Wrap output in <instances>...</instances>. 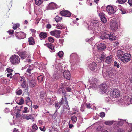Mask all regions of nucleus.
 Wrapping results in <instances>:
<instances>
[{"label":"nucleus","instance_id":"22","mask_svg":"<svg viewBox=\"0 0 132 132\" xmlns=\"http://www.w3.org/2000/svg\"><path fill=\"white\" fill-rule=\"evenodd\" d=\"M113 58L112 55L107 57L106 59L105 62L108 64L111 63L113 61Z\"/></svg>","mask_w":132,"mask_h":132},{"label":"nucleus","instance_id":"62","mask_svg":"<svg viewBox=\"0 0 132 132\" xmlns=\"http://www.w3.org/2000/svg\"><path fill=\"white\" fill-rule=\"evenodd\" d=\"M94 37H92L88 40V42L90 44L92 43V42L94 39Z\"/></svg>","mask_w":132,"mask_h":132},{"label":"nucleus","instance_id":"29","mask_svg":"<svg viewBox=\"0 0 132 132\" xmlns=\"http://www.w3.org/2000/svg\"><path fill=\"white\" fill-rule=\"evenodd\" d=\"M57 93H58L61 94H63V95H66V92H65L64 89L63 88H60L58 90Z\"/></svg>","mask_w":132,"mask_h":132},{"label":"nucleus","instance_id":"6","mask_svg":"<svg viewBox=\"0 0 132 132\" xmlns=\"http://www.w3.org/2000/svg\"><path fill=\"white\" fill-rule=\"evenodd\" d=\"M10 60L11 63L13 64H18L20 62L19 57L18 56L15 55L11 57Z\"/></svg>","mask_w":132,"mask_h":132},{"label":"nucleus","instance_id":"12","mask_svg":"<svg viewBox=\"0 0 132 132\" xmlns=\"http://www.w3.org/2000/svg\"><path fill=\"white\" fill-rule=\"evenodd\" d=\"M61 32V31L60 30H55L51 31L50 33L51 35L54 36L56 38H58L60 37Z\"/></svg>","mask_w":132,"mask_h":132},{"label":"nucleus","instance_id":"55","mask_svg":"<svg viewBox=\"0 0 132 132\" xmlns=\"http://www.w3.org/2000/svg\"><path fill=\"white\" fill-rule=\"evenodd\" d=\"M48 40L50 42L52 43H53L54 40V38L51 37H48Z\"/></svg>","mask_w":132,"mask_h":132},{"label":"nucleus","instance_id":"41","mask_svg":"<svg viewBox=\"0 0 132 132\" xmlns=\"http://www.w3.org/2000/svg\"><path fill=\"white\" fill-rule=\"evenodd\" d=\"M112 83L117 82V78L116 77L115 75L113 76L112 78L109 79Z\"/></svg>","mask_w":132,"mask_h":132},{"label":"nucleus","instance_id":"51","mask_svg":"<svg viewBox=\"0 0 132 132\" xmlns=\"http://www.w3.org/2000/svg\"><path fill=\"white\" fill-rule=\"evenodd\" d=\"M57 54L60 58H61L63 56V52L62 51H60L57 53Z\"/></svg>","mask_w":132,"mask_h":132},{"label":"nucleus","instance_id":"53","mask_svg":"<svg viewBox=\"0 0 132 132\" xmlns=\"http://www.w3.org/2000/svg\"><path fill=\"white\" fill-rule=\"evenodd\" d=\"M22 90L20 89L18 90H16V94L18 95H20L22 93Z\"/></svg>","mask_w":132,"mask_h":132},{"label":"nucleus","instance_id":"50","mask_svg":"<svg viewBox=\"0 0 132 132\" xmlns=\"http://www.w3.org/2000/svg\"><path fill=\"white\" fill-rule=\"evenodd\" d=\"M33 68L32 67L30 66L27 69L26 72L29 74H31V72Z\"/></svg>","mask_w":132,"mask_h":132},{"label":"nucleus","instance_id":"44","mask_svg":"<svg viewBox=\"0 0 132 132\" xmlns=\"http://www.w3.org/2000/svg\"><path fill=\"white\" fill-rule=\"evenodd\" d=\"M29 110L28 108L26 107H24L23 110L22 111V112L25 113L29 112Z\"/></svg>","mask_w":132,"mask_h":132},{"label":"nucleus","instance_id":"42","mask_svg":"<svg viewBox=\"0 0 132 132\" xmlns=\"http://www.w3.org/2000/svg\"><path fill=\"white\" fill-rule=\"evenodd\" d=\"M21 88H25L26 87H28V86H27L26 84V82L25 81H23V82L21 83Z\"/></svg>","mask_w":132,"mask_h":132},{"label":"nucleus","instance_id":"38","mask_svg":"<svg viewBox=\"0 0 132 132\" xmlns=\"http://www.w3.org/2000/svg\"><path fill=\"white\" fill-rule=\"evenodd\" d=\"M77 117L75 115L71 116V119L72 122L73 123H75L76 122L77 120Z\"/></svg>","mask_w":132,"mask_h":132},{"label":"nucleus","instance_id":"23","mask_svg":"<svg viewBox=\"0 0 132 132\" xmlns=\"http://www.w3.org/2000/svg\"><path fill=\"white\" fill-rule=\"evenodd\" d=\"M106 46L103 43H100L97 45V48L99 51H101L105 49Z\"/></svg>","mask_w":132,"mask_h":132},{"label":"nucleus","instance_id":"34","mask_svg":"<svg viewBox=\"0 0 132 132\" xmlns=\"http://www.w3.org/2000/svg\"><path fill=\"white\" fill-rule=\"evenodd\" d=\"M37 79L38 82H41L44 80V76L43 75L39 76L37 77Z\"/></svg>","mask_w":132,"mask_h":132},{"label":"nucleus","instance_id":"37","mask_svg":"<svg viewBox=\"0 0 132 132\" xmlns=\"http://www.w3.org/2000/svg\"><path fill=\"white\" fill-rule=\"evenodd\" d=\"M16 103L19 105H22L23 104L24 102V100L22 98H21L19 100H16Z\"/></svg>","mask_w":132,"mask_h":132},{"label":"nucleus","instance_id":"61","mask_svg":"<svg viewBox=\"0 0 132 132\" xmlns=\"http://www.w3.org/2000/svg\"><path fill=\"white\" fill-rule=\"evenodd\" d=\"M4 66L1 65H0V72H2L4 71Z\"/></svg>","mask_w":132,"mask_h":132},{"label":"nucleus","instance_id":"56","mask_svg":"<svg viewBox=\"0 0 132 132\" xmlns=\"http://www.w3.org/2000/svg\"><path fill=\"white\" fill-rule=\"evenodd\" d=\"M119 65V64L116 61L114 62V65L115 67H116L117 68H119L120 67Z\"/></svg>","mask_w":132,"mask_h":132},{"label":"nucleus","instance_id":"31","mask_svg":"<svg viewBox=\"0 0 132 132\" xmlns=\"http://www.w3.org/2000/svg\"><path fill=\"white\" fill-rule=\"evenodd\" d=\"M125 100L126 103L129 104L132 103V97L131 98H130L129 97L127 96Z\"/></svg>","mask_w":132,"mask_h":132},{"label":"nucleus","instance_id":"64","mask_svg":"<svg viewBox=\"0 0 132 132\" xmlns=\"http://www.w3.org/2000/svg\"><path fill=\"white\" fill-rule=\"evenodd\" d=\"M86 107L88 109L90 108V103H86L85 104Z\"/></svg>","mask_w":132,"mask_h":132},{"label":"nucleus","instance_id":"4","mask_svg":"<svg viewBox=\"0 0 132 132\" xmlns=\"http://www.w3.org/2000/svg\"><path fill=\"white\" fill-rule=\"evenodd\" d=\"M102 73L103 77L106 79H110L112 78V77H113V76L115 75V74L112 72V71L111 70L107 71L106 72L105 69H103Z\"/></svg>","mask_w":132,"mask_h":132},{"label":"nucleus","instance_id":"59","mask_svg":"<svg viewBox=\"0 0 132 132\" xmlns=\"http://www.w3.org/2000/svg\"><path fill=\"white\" fill-rule=\"evenodd\" d=\"M124 120H123L122 119L118 123V125H122L123 124V123L124 122Z\"/></svg>","mask_w":132,"mask_h":132},{"label":"nucleus","instance_id":"48","mask_svg":"<svg viewBox=\"0 0 132 132\" xmlns=\"http://www.w3.org/2000/svg\"><path fill=\"white\" fill-rule=\"evenodd\" d=\"M55 21L57 22H58L61 21L62 19V17H60L58 16H56L55 18Z\"/></svg>","mask_w":132,"mask_h":132},{"label":"nucleus","instance_id":"18","mask_svg":"<svg viewBox=\"0 0 132 132\" xmlns=\"http://www.w3.org/2000/svg\"><path fill=\"white\" fill-rule=\"evenodd\" d=\"M60 13L62 16L66 17H69L71 15L70 12L68 11H62Z\"/></svg>","mask_w":132,"mask_h":132},{"label":"nucleus","instance_id":"17","mask_svg":"<svg viewBox=\"0 0 132 132\" xmlns=\"http://www.w3.org/2000/svg\"><path fill=\"white\" fill-rule=\"evenodd\" d=\"M88 67L90 70L92 71H94L97 68V64L95 62H93L89 64Z\"/></svg>","mask_w":132,"mask_h":132},{"label":"nucleus","instance_id":"39","mask_svg":"<svg viewBox=\"0 0 132 132\" xmlns=\"http://www.w3.org/2000/svg\"><path fill=\"white\" fill-rule=\"evenodd\" d=\"M36 84V81L35 80L32 79L29 82L30 86L31 87H34Z\"/></svg>","mask_w":132,"mask_h":132},{"label":"nucleus","instance_id":"33","mask_svg":"<svg viewBox=\"0 0 132 132\" xmlns=\"http://www.w3.org/2000/svg\"><path fill=\"white\" fill-rule=\"evenodd\" d=\"M47 34L46 33L41 32L39 34V36L40 38L45 39L47 36Z\"/></svg>","mask_w":132,"mask_h":132},{"label":"nucleus","instance_id":"43","mask_svg":"<svg viewBox=\"0 0 132 132\" xmlns=\"http://www.w3.org/2000/svg\"><path fill=\"white\" fill-rule=\"evenodd\" d=\"M116 37L115 36L113 35V34H110L109 39V40H113L116 39Z\"/></svg>","mask_w":132,"mask_h":132},{"label":"nucleus","instance_id":"13","mask_svg":"<svg viewBox=\"0 0 132 132\" xmlns=\"http://www.w3.org/2000/svg\"><path fill=\"white\" fill-rule=\"evenodd\" d=\"M53 68L54 69V70L56 72H57L56 73L59 71H61V72L62 71V67L61 63H56L55 65L53 66Z\"/></svg>","mask_w":132,"mask_h":132},{"label":"nucleus","instance_id":"24","mask_svg":"<svg viewBox=\"0 0 132 132\" xmlns=\"http://www.w3.org/2000/svg\"><path fill=\"white\" fill-rule=\"evenodd\" d=\"M64 96H62L61 98V100L60 102L62 104H65L68 105L67 99L66 98V95H64Z\"/></svg>","mask_w":132,"mask_h":132},{"label":"nucleus","instance_id":"32","mask_svg":"<svg viewBox=\"0 0 132 132\" xmlns=\"http://www.w3.org/2000/svg\"><path fill=\"white\" fill-rule=\"evenodd\" d=\"M46 93L45 91V90H43L42 91L40 94V97L42 99L46 97Z\"/></svg>","mask_w":132,"mask_h":132},{"label":"nucleus","instance_id":"10","mask_svg":"<svg viewBox=\"0 0 132 132\" xmlns=\"http://www.w3.org/2000/svg\"><path fill=\"white\" fill-rule=\"evenodd\" d=\"M15 35L17 38L19 39H24L26 36V34L22 32H16Z\"/></svg>","mask_w":132,"mask_h":132},{"label":"nucleus","instance_id":"19","mask_svg":"<svg viewBox=\"0 0 132 132\" xmlns=\"http://www.w3.org/2000/svg\"><path fill=\"white\" fill-rule=\"evenodd\" d=\"M99 15L102 22H103L104 23H105L106 22L107 20L105 17V15L104 13H99Z\"/></svg>","mask_w":132,"mask_h":132},{"label":"nucleus","instance_id":"8","mask_svg":"<svg viewBox=\"0 0 132 132\" xmlns=\"http://www.w3.org/2000/svg\"><path fill=\"white\" fill-rule=\"evenodd\" d=\"M110 26L112 30H116L118 28V24L115 20H113L110 22Z\"/></svg>","mask_w":132,"mask_h":132},{"label":"nucleus","instance_id":"30","mask_svg":"<svg viewBox=\"0 0 132 132\" xmlns=\"http://www.w3.org/2000/svg\"><path fill=\"white\" fill-rule=\"evenodd\" d=\"M56 28L60 29H65V28H66L65 26L61 24H58L56 26Z\"/></svg>","mask_w":132,"mask_h":132},{"label":"nucleus","instance_id":"63","mask_svg":"<svg viewBox=\"0 0 132 132\" xmlns=\"http://www.w3.org/2000/svg\"><path fill=\"white\" fill-rule=\"evenodd\" d=\"M33 2L32 0H30L29 1V2H28L27 4H26V5L27 6H28L29 7L31 4V3H32Z\"/></svg>","mask_w":132,"mask_h":132},{"label":"nucleus","instance_id":"14","mask_svg":"<svg viewBox=\"0 0 132 132\" xmlns=\"http://www.w3.org/2000/svg\"><path fill=\"white\" fill-rule=\"evenodd\" d=\"M77 56V54L76 53H72L71 54L70 57V62L72 63V61H73V63H75V60H78Z\"/></svg>","mask_w":132,"mask_h":132},{"label":"nucleus","instance_id":"28","mask_svg":"<svg viewBox=\"0 0 132 132\" xmlns=\"http://www.w3.org/2000/svg\"><path fill=\"white\" fill-rule=\"evenodd\" d=\"M46 46L48 48H49L51 50L50 51L51 52H54L55 51L54 47L53 46V44L51 43H48L46 44Z\"/></svg>","mask_w":132,"mask_h":132},{"label":"nucleus","instance_id":"7","mask_svg":"<svg viewBox=\"0 0 132 132\" xmlns=\"http://www.w3.org/2000/svg\"><path fill=\"white\" fill-rule=\"evenodd\" d=\"M100 92L103 94L106 93L107 90V86L106 83H103L101 84L99 87Z\"/></svg>","mask_w":132,"mask_h":132},{"label":"nucleus","instance_id":"16","mask_svg":"<svg viewBox=\"0 0 132 132\" xmlns=\"http://www.w3.org/2000/svg\"><path fill=\"white\" fill-rule=\"evenodd\" d=\"M72 113H71L70 114L73 115L76 114L80 116V112L79 110L77 107L74 106L72 109Z\"/></svg>","mask_w":132,"mask_h":132},{"label":"nucleus","instance_id":"58","mask_svg":"<svg viewBox=\"0 0 132 132\" xmlns=\"http://www.w3.org/2000/svg\"><path fill=\"white\" fill-rule=\"evenodd\" d=\"M127 0H118V2L120 4H123L126 2Z\"/></svg>","mask_w":132,"mask_h":132},{"label":"nucleus","instance_id":"2","mask_svg":"<svg viewBox=\"0 0 132 132\" xmlns=\"http://www.w3.org/2000/svg\"><path fill=\"white\" fill-rule=\"evenodd\" d=\"M89 29L92 30L93 33L96 34L101 33V24L98 22L97 20H93L89 21L88 24Z\"/></svg>","mask_w":132,"mask_h":132},{"label":"nucleus","instance_id":"49","mask_svg":"<svg viewBox=\"0 0 132 132\" xmlns=\"http://www.w3.org/2000/svg\"><path fill=\"white\" fill-rule=\"evenodd\" d=\"M32 128L34 131H36L38 129V127L36 124L32 125Z\"/></svg>","mask_w":132,"mask_h":132},{"label":"nucleus","instance_id":"27","mask_svg":"<svg viewBox=\"0 0 132 132\" xmlns=\"http://www.w3.org/2000/svg\"><path fill=\"white\" fill-rule=\"evenodd\" d=\"M25 101L26 102L27 105L28 106H30L32 105V102L31 101L29 97H27L25 98Z\"/></svg>","mask_w":132,"mask_h":132},{"label":"nucleus","instance_id":"40","mask_svg":"<svg viewBox=\"0 0 132 132\" xmlns=\"http://www.w3.org/2000/svg\"><path fill=\"white\" fill-rule=\"evenodd\" d=\"M28 41L29 43V44L31 45L35 44V42L34 39L32 37H29L28 39Z\"/></svg>","mask_w":132,"mask_h":132},{"label":"nucleus","instance_id":"36","mask_svg":"<svg viewBox=\"0 0 132 132\" xmlns=\"http://www.w3.org/2000/svg\"><path fill=\"white\" fill-rule=\"evenodd\" d=\"M110 35L109 34H103L101 37V38L103 40H104L105 39H109Z\"/></svg>","mask_w":132,"mask_h":132},{"label":"nucleus","instance_id":"3","mask_svg":"<svg viewBox=\"0 0 132 132\" xmlns=\"http://www.w3.org/2000/svg\"><path fill=\"white\" fill-rule=\"evenodd\" d=\"M89 81L90 84V87L93 89L97 87L99 83V81L96 78L91 77L89 78Z\"/></svg>","mask_w":132,"mask_h":132},{"label":"nucleus","instance_id":"5","mask_svg":"<svg viewBox=\"0 0 132 132\" xmlns=\"http://www.w3.org/2000/svg\"><path fill=\"white\" fill-rule=\"evenodd\" d=\"M117 9L115 6L108 5L106 7V10L110 15L114 14L116 11Z\"/></svg>","mask_w":132,"mask_h":132},{"label":"nucleus","instance_id":"54","mask_svg":"<svg viewBox=\"0 0 132 132\" xmlns=\"http://www.w3.org/2000/svg\"><path fill=\"white\" fill-rule=\"evenodd\" d=\"M102 127L101 126H98L96 129V130L97 131H101V130L102 129Z\"/></svg>","mask_w":132,"mask_h":132},{"label":"nucleus","instance_id":"25","mask_svg":"<svg viewBox=\"0 0 132 132\" xmlns=\"http://www.w3.org/2000/svg\"><path fill=\"white\" fill-rule=\"evenodd\" d=\"M125 84L130 86H132V77L130 79H127L124 82Z\"/></svg>","mask_w":132,"mask_h":132},{"label":"nucleus","instance_id":"1","mask_svg":"<svg viewBox=\"0 0 132 132\" xmlns=\"http://www.w3.org/2000/svg\"><path fill=\"white\" fill-rule=\"evenodd\" d=\"M124 50H118L117 52V56L118 59L123 63H127L131 59V56L129 54L126 53Z\"/></svg>","mask_w":132,"mask_h":132},{"label":"nucleus","instance_id":"26","mask_svg":"<svg viewBox=\"0 0 132 132\" xmlns=\"http://www.w3.org/2000/svg\"><path fill=\"white\" fill-rule=\"evenodd\" d=\"M22 117L23 119L27 120L31 119L33 117L31 114H26L23 115L22 116Z\"/></svg>","mask_w":132,"mask_h":132},{"label":"nucleus","instance_id":"20","mask_svg":"<svg viewBox=\"0 0 132 132\" xmlns=\"http://www.w3.org/2000/svg\"><path fill=\"white\" fill-rule=\"evenodd\" d=\"M56 5L54 3L51 2L49 4L47 7V8L48 10H52L57 8Z\"/></svg>","mask_w":132,"mask_h":132},{"label":"nucleus","instance_id":"9","mask_svg":"<svg viewBox=\"0 0 132 132\" xmlns=\"http://www.w3.org/2000/svg\"><path fill=\"white\" fill-rule=\"evenodd\" d=\"M110 94L111 96L114 98L119 97L120 95L119 90L116 89H114L112 91H111Z\"/></svg>","mask_w":132,"mask_h":132},{"label":"nucleus","instance_id":"52","mask_svg":"<svg viewBox=\"0 0 132 132\" xmlns=\"http://www.w3.org/2000/svg\"><path fill=\"white\" fill-rule=\"evenodd\" d=\"M75 63H73V61L72 63H71V66H72V64H73V65L74 66H75V64L77 65L79 63V59H78L77 60H75Z\"/></svg>","mask_w":132,"mask_h":132},{"label":"nucleus","instance_id":"21","mask_svg":"<svg viewBox=\"0 0 132 132\" xmlns=\"http://www.w3.org/2000/svg\"><path fill=\"white\" fill-rule=\"evenodd\" d=\"M63 76L67 79L69 80L70 78V72L68 71H65L63 73Z\"/></svg>","mask_w":132,"mask_h":132},{"label":"nucleus","instance_id":"46","mask_svg":"<svg viewBox=\"0 0 132 132\" xmlns=\"http://www.w3.org/2000/svg\"><path fill=\"white\" fill-rule=\"evenodd\" d=\"M119 9L120 11V12L121 14H123L126 13V12L125 9L123 8L120 7L119 8Z\"/></svg>","mask_w":132,"mask_h":132},{"label":"nucleus","instance_id":"47","mask_svg":"<svg viewBox=\"0 0 132 132\" xmlns=\"http://www.w3.org/2000/svg\"><path fill=\"white\" fill-rule=\"evenodd\" d=\"M114 121H105L104 123L105 124L108 125H111L113 123Z\"/></svg>","mask_w":132,"mask_h":132},{"label":"nucleus","instance_id":"60","mask_svg":"<svg viewBox=\"0 0 132 132\" xmlns=\"http://www.w3.org/2000/svg\"><path fill=\"white\" fill-rule=\"evenodd\" d=\"M100 116L101 117H103L105 116V113L104 112H102L100 113Z\"/></svg>","mask_w":132,"mask_h":132},{"label":"nucleus","instance_id":"57","mask_svg":"<svg viewBox=\"0 0 132 132\" xmlns=\"http://www.w3.org/2000/svg\"><path fill=\"white\" fill-rule=\"evenodd\" d=\"M39 128L40 130L42 131L45 132L46 130L45 127L44 126H43V127H40Z\"/></svg>","mask_w":132,"mask_h":132},{"label":"nucleus","instance_id":"45","mask_svg":"<svg viewBox=\"0 0 132 132\" xmlns=\"http://www.w3.org/2000/svg\"><path fill=\"white\" fill-rule=\"evenodd\" d=\"M43 2V0H35V4L37 5H40Z\"/></svg>","mask_w":132,"mask_h":132},{"label":"nucleus","instance_id":"35","mask_svg":"<svg viewBox=\"0 0 132 132\" xmlns=\"http://www.w3.org/2000/svg\"><path fill=\"white\" fill-rule=\"evenodd\" d=\"M62 104L60 102L55 103V106L56 109V112L57 111V110L61 107Z\"/></svg>","mask_w":132,"mask_h":132},{"label":"nucleus","instance_id":"15","mask_svg":"<svg viewBox=\"0 0 132 132\" xmlns=\"http://www.w3.org/2000/svg\"><path fill=\"white\" fill-rule=\"evenodd\" d=\"M95 58H96V60L97 59L98 60H101V61L103 60V59L105 57V55L103 53L101 54L100 55L98 54V53H95L94 54Z\"/></svg>","mask_w":132,"mask_h":132},{"label":"nucleus","instance_id":"11","mask_svg":"<svg viewBox=\"0 0 132 132\" xmlns=\"http://www.w3.org/2000/svg\"><path fill=\"white\" fill-rule=\"evenodd\" d=\"M17 53L22 59H25L27 57V55L26 51L23 50H19L17 52Z\"/></svg>","mask_w":132,"mask_h":132}]
</instances>
